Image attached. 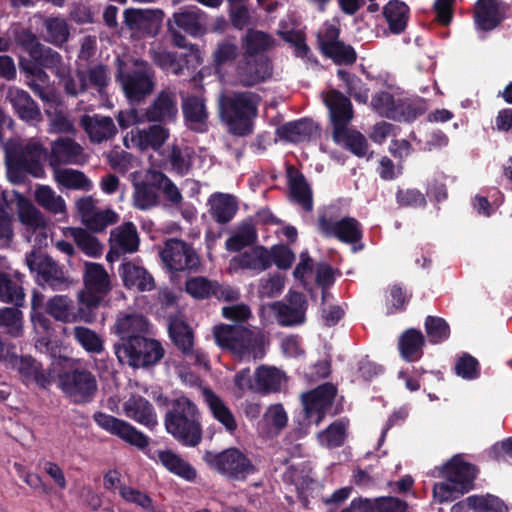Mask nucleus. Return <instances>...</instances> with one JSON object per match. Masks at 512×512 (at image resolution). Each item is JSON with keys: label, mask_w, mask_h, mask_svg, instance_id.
Wrapping results in <instances>:
<instances>
[{"label": "nucleus", "mask_w": 512, "mask_h": 512, "mask_svg": "<svg viewBox=\"0 0 512 512\" xmlns=\"http://www.w3.org/2000/svg\"><path fill=\"white\" fill-rule=\"evenodd\" d=\"M479 468L463 459V456L454 455L440 470V476L445 482L433 485V496L439 502L453 501L459 496L468 493L474 488V482Z\"/></svg>", "instance_id": "1"}, {"label": "nucleus", "mask_w": 512, "mask_h": 512, "mask_svg": "<svg viewBox=\"0 0 512 512\" xmlns=\"http://www.w3.org/2000/svg\"><path fill=\"white\" fill-rule=\"evenodd\" d=\"M10 206L14 205L23 237L36 248L47 247L51 241V224L46 215L23 194L8 191Z\"/></svg>", "instance_id": "2"}, {"label": "nucleus", "mask_w": 512, "mask_h": 512, "mask_svg": "<svg viewBox=\"0 0 512 512\" xmlns=\"http://www.w3.org/2000/svg\"><path fill=\"white\" fill-rule=\"evenodd\" d=\"M216 343L240 360L260 359L265 354L266 339L260 332L243 326L220 325L213 329Z\"/></svg>", "instance_id": "3"}, {"label": "nucleus", "mask_w": 512, "mask_h": 512, "mask_svg": "<svg viewBox=\"0 0 512 512\" xmlns=\"http://www.w3.org/2000/svg\"><path fill=\"white\" fill-rule=\"evenodd\" d=\"M7 176L13 183H21L27 174L40 178L44 169L40 162L43 148L37 142L22 145L17 140L9 139L3 144Z\"/></svg>", "instance_id": "4"}, {"label": "nucleus", "mask_w": 512, "mask_h": 512, "mask_svg": "<svg viewBox=\"0 0 512 512\" xmlns=\"http://www.w3.org/2000/svg\"><path fill=\"white\" fill-rule=\"evenodd\" d=\"M257 103V96L251 92L219 96L220 117L230 132L236 135H245L251 131V119L256 116Z\"/></svg>", "instance_id": "5"}, {"label": "nucleus", "mask_w": 512, "mask_h": 512, "mask_svg": "<svg viewBox=\"0 0 512 512\" xmlns=\"http://www.w3.org/2000/svg\"><path fill=\"white\" fill-rule=\"evenodd\" d=\"M167 431L185 445L196 446L202 438L196 406L187 398L174 400L165 417Z\"/></svg>", "instance_id": "6"}, {"label": "nucleus", "mask_w": 512, "mask_h": 512, "mask_svg": "<svg viewBox=\"0 0 512 512\" xmlns=\"http://www.w3.org/2000/svg\"><path fill=\"white\" fill-rule=\"evenodd\" d=\"M323 100L329 110L334 143L343 149L352 151V105L350 98L342 92L332 89L323 95Z\"/></svg>", "instance_id": "7"}, {"label": "nucleus", "mask_w": 512, "mask_h": 512, "mask_svg": "<svg viewBox=\"0 0 512 512\" xmlns=\"http://www.w3.org/2000/svg\"><path fill=\"white\" fill-rule=\"evenodd\" d=\"M123 65V60L118 57L116 59V79L121 83L128 100L140 103L155 88V72L149 63L143 60H136L134 62L135 68L129 72L123 71Z\"/></svg>", "instance_id": "8"}, {"label": "nucleus", "mask_w": 512, "mask_h": 512, "mask_svg": "<svg viewBox=\"0 0 512 512\" xmlns=\"http://www.w3.org/2000/svg\"><path fill=\"white\" fill-rule=\"evenodd\" d=\"M118 360L131 367H144L158 362L164 355V349L156 340L145 337H130L115 346Z\"/></svg>", "instance_id": "9"}, {"label": "nucleus", "mask_w": 512, "mask_h": 512, "mask_svg": "<svg viewBox=\"0 0 512 512\" xmlns=\"http://www.w3.org/2000/svg\"><path fill=\"white\" fill-rule=\"evenodd\" d=\"M58 387L74 403L89 402L97 392L96 376L86 368H75L58 374Z\"/></svg>", "instance_id": "10"}, {"label": "nucleus", "mask_w": 512, "mask_h": 512, "mask_svg": "<svg viewBox=\"0 0 512 512\" xmlns=\"http://www.w3.org/2000/svg\"><path fill=\"white\" fill-rule=\"evenodd\" d=\"M83 275L84 289L79 292L81 304L92 309L96 308L112 288L110 276L105 268L93 262H86Z\"/></svg>", "instance_id": "11"}, {"label": "nucleus", "mask_w": 512, "mask_h": 512, "mask_svg": "<svg viewBox=\"0 0 512 512\" xmlns=\"http://www.w3.org/2000/svg\"><path fill=\"white\" fill-rule=\"evenodd\" d=\"M203 458L212 469L232 479H244L254 470L251 461L237 448L218 453L207 451Z\"/></svg>", "instance_id": "12"}, {"label": "nucleus", "mask_w": 512, "mask_h": 512, "mask_svg": "<svg viewBox=\"0 0 512 512\" xmlns=\"http://www.w3.org/2000/svg\"><path fill=\"white\" fill-rule=\"evenodd\" d=\"M286 382V377L282 371L276 367L260 366L254 374V381L250 379L249 370H243L235 376V384L239 389H253L260 393L279 392Z\"/></svg>", "instance_id": "13"}, {"label": "nucleus", "mask_w": 512, "mask_h": 512, "mask_svg": "<svg viewBox=\"0 0 512 512\" xmlns=\"http://www.w3.org/2000/svg\"><path fill=\"white\" fill-rule=\"evenodd\" d=\"M98 200L91 195L81 196L74 207L81 222L91 231L101 232L118 221V215L110 208L98 207Z\"/></svg>", "instance_id": "14"}, {"label": "nucleus", "mask_w": 512, "mask_h": 512, "mask_svg": "<svg viewBox=\"0 0 512 512\" xmlns=\"http://www.w3.org/2000/svg\"><path fill=\"white\" fill-rule=\"evenodd\" d=\"M337 395L336 387L325 383L301 395L305 417L311 423L318 424L332 406Z\"/></svg>", "instance_id": "15"}, {"label": "nucleus", "mask_w": 512, "mask_h": 512, "mask_svg": "<svg viewBox=\"0 0 512 512\" xmlns=\"http://www.w3.org/2000/svg\"><path fill=\"white\" fill-rule=\"evenodd\" d=\"M511 6L503 0H477L474 6V24L477 30L490 32L508 18Z\"/></svg>", "instance_id": "16"}, {"label": "nucleus", "mask_w": 512, "mask_h": 512, "mask_svg": "<svg viewBox=\"0 0 512 512\" xmlns=\"http://www.w3.org/2000/svg\"><path fill=\"white\" fill-rule=\"evenodd\" d=\"M269 307L281 326H294L305 322L308 302L302 293L290 291L282 301L274 302Z\"/></svg>", "instance_id": "17"}, {"label": "nucleus", "mask_w": 512, "mask_h": 512, "mask_svg": "<svg viewBox=\"0 0 512 512\" xmlns=\"http://www.w3.org/2000/svg\"><path fill=\"white\" fill-rule=\"evenodd\" d=\"M160 255L162 261L170 270H191L199 265V258L193 248L182 240H168Z\"/></svg>", "instance_id": "18"}, {"label": "nucleus", "mask_w": 512, "mask_h": 512, "mask_svg": "<svg viewBox=\"0 0 512 512\" xmlns=\"http://www.w3.org/2000/svg\"><path fill=\"white\" fill-rule=\"evenodd\" d=\"M26 264L32 272H36L54 289L69 284V279L62 267L48 255L33 250L26 256Z\"/></svg>", "instance_id": "19"}, {"label": "nucleus", "mask_w": 512, "mask_h": 512, "mask_svg": "<svg viewBox=\"0 0 512 512\" xmlns=\"http://www.w3.org/2000/svg\"><path fill=\"white\" fill-rule=\"evenodd\" d=\"M163 13L151 9H127L124 22L133 35L137 37L155 36L161 27Z\"/></svg>", "instance_id": "20"}, {"label": "nucleus", "mask_w": 512, "mask_h": 512, "mask_svg": "<svg viewBox=\"0 0 512 512\" xmlns=\"http://www.w3.org/2000/svg\"><path fill=\"white\" fill-rule=\"evenodd\" d=\"M89 159L82 145L69 137H60L54 140L50 146V165L59 167L60 165H82Z\"/></svg>", "instance_id": "21"}, {"label": "nucleus", "mask_w": 512, "mask_h": 512, "mask_svg": "<svg viewBox=\"0 0 512 512\" xmlns=\"http://www.w3.org/2000/svg\"><path fill=\"white\" fill-rule=\"evenodd\" d=\"M36 63L42 68H47L54 73L66 94L72 97L77 96L79 87L75 85V79L71 74L70 63L66 62L59 52L47 47Z\"/></svg>", "instance_id": "22"}, {"label": "nucleus", "mask_w": 512, "mask_h": 512, "mask_svg": "<svg viewBox=\"0 0 512 512\" xmlns=\"http://www.w3.org/2000/svg\"><path fill=\"white\" fill-rule=\"evenodd\" d=\"M170 132L162 125L154 124L144 129L132 130L123 139L126 148L135 147L140 151H158L168 140Z\"/></svg>", "instance_id": "23"}, {"label": "nucleus", "mask_w": 512, "mask_h": 512, "mask_svg": "<svg viewBox=\"0 0 512 512\" xmlns=\"http://www.w3.org/2000/svg\"><path fill=\"white\" fill-rule=\"evenodd\" d=\"M94 419L100 427L139 449L148 445V438L123 420L104 413L95 414Z\"/></svg>", "instance_id": "24"}, {"label": "nucleus", "mask_w": 512, "mask_h": 512, "mask_svg": "<svg viewBox=\"0 0 512 512\" xmlns=\"http://www.w3.org/2000/svg\"><path fill=\"white\" fill-rule=\"evenodd\" d=\"M178 105L176 94L169 90H161L145 109L148 122L169 123L176 119Z\"/></svg>", "instance_id": "25"}, {"label": "nucleus", "mask_w": 512, "mask_h": 512, "mask_svg": "<svg viewBox=\"0 0 512 512\" xmlns=\"http://www.w3.org/2000/svg\"><path fill=\"white\" fill-rule=\"evenodd\" d=\"M138 247L139 235L135 225L132 222L124 223L110 233V251L107 254V260L111 262L114 256L134 253Z\"/></svg>", "instance_id": "26"}, {"label": "nucleus", "mask_w": 512, "mask_h": 512, "mask_svg": "<svg viewBox=\"0 0 512 512\" xmlns=\"http://www.w3.org/2000/svg\"><path fill=\"white\" fill-rule=\"evenodd\" d=\"M92 143L108 141L117 134V127L111 117L85 114L79 121Z\"/></svg>", "instance_id": "27"}, {"label": "nucleus", "mask_w": 512, "mask_h": 512, "mask_svg": "<svg viewBox=\"0 0 512 512\" xmlns=\"http://www.w3.org/2000/svg\"><path fill=\"white\" fill-rule=\"evenodd\" d=\"M133 194V206L139 210H149L159 203V195L155 188H157L147 177V172L144 177L140 172H133L130 174Z\"/></svg>", "instance_id": "28"}, {"label": "nucleus", "mask_w": 512, "mask_h": 512, "mask_svg": "<svg viewBox=\"0 0 512 512\" xmlns=\"http://www.w3.org/2000/svg\"><path fill=\"white\" fill-rule=\"evenodd\" d=\"M317 37L322 52L337 64L352 62V50L337 40L338 30L335 27H327L323 32H319Z\"/></svg>", "instance_id": "29"}, {"label": "nucleus", "mask_w": 512, "mask_h": 512, "mask_svg": "<svg viewBox=\"0 0 512 512\" xmlns=\"http://www.w3.org/2000/svg\"><path fill=\"white\" fill-rule=\"evenodd\" d=\"M425 344L426 338L419 329L408 328L400 334L397 348L405 362H416L423 357Z\"/></svg>", "instance_id": "30"}, {"label": "nucleus", "mask_w": 512, "mask_h": 512, "mask_svg": "<svg viewBox=\"0 0 512 512\" xmlns=\"http://www.w3.org/2000/svg\"><path fill=\"white\" fill-rule=\"evenodd\" d=\"M406 501L393 496L354 498V512H407Z\"/></svg>", "instance_id": "31"}, {"label": "nucleus", "mask_w": 512, "mask_h": 512, "mask_svg": "<svg viewBox=\"0 0 512 512\" xmlns=\"http://www.w3.org/2000/svg\"><path fill=\"white\" fill-rule=\"evenodd\" d=\"M75 85L79 87L77 96L84 93L89 86H93L102 94L110 82V73L107 66L103 64H95L90 66L86 71H77Z\"/></svg>", "instance_id": "32"}, {"label": "nucleus", "mask_w": 512, "mask_h": 512, "mask_svg": "<svg viewBox=\"0 0 512 512\" xmlns=\"http://www.w3.org/2000/svg\"><path fill=\"white\" fill-rule=\"evenodd\" d=\"M201 394L213 417L224 426L227 432L234 433L238 427L237 421L224 401L209 388H202Z\"/></svg>", "instance_id": "33"}, {"label": "nucleus", "mask_w": 512, "mask_h": 512, "mask_svg": "<svg viewBox=\"0 0 512 512\" xmlns=\"http://www.w3.org/2000/svg\"><path fill=\"white\" fill-rule=\"evenodd\" d=\"M277 133L283 140L298 143L319 135V127L310 119H301L281 126Z\"/></svg>", "instance_id": "34"}, {"label": "nucleus", "mask_w": 512, "mask_h": 512, "mask_svg": "<svg viewBox=\"0 0 512 512\" xmlns=\"http://www.w3.org/2000/svg\"><path fill=\"white\" fill-rule=\"evenodd\" d=\"M271 76V66L266 59L246 61L237 68V79L244 86H254Z\"/></svg>", "instance_id": "35"}, {"label": "nucleus", "mask_w": 512, "mask_h": 512, "mask_svg": "<svg viewBox=\"0 0 512 512\" xmlns=\"http://www.w3.org/2000/svg\"><path fill=\"white\" fill-rule=\"evenodd\" d=\"M209 214L218 223H228L238 210V201L226 193L212 194L208 199Z\"/></svg>", "instance_id": "36"}, {"label": "nucleus", "mask_w": 512, "mask_h": 512, "mask_svg": "<svg viewBox=\"0 0 512 512\" xmlns=\"http://www.w3.org/2000/svg\"><path fill=\"white\" fill-rule=\"evenodd\" d=\"M125 287L138 291H150L154 288V279L147 270L133 262L123 263L120 268Z\"/></svg>", "instance_id": "37"}, {"label": "nucleus", "mask_w": 512, "mask_h": 512, "mask_svg": "<svg viewBox=\"0 0 512 512\" xmlns=\"http://www.w3.org/2000/svg\"><path fill=\"white\" fill-rule=\"evenodd\" d=\"M271 253L262 246H256L231 260V267L264 271L271 267Z\"/></svg>", "instance_id": "38"}, {"label": "nucleus", "mask_w": 512, "mask_h": 512, "mask_svg": "<svg viewBox=\"0 0 512 512\" xmlns=\"http://www.w3.org/2000/svg\"><path fill=\"white\" fill-rule=\"evenodd\" d=\"M6 99L12 104L19 117L23 120H37L41 115L38 105L31 96L22 89L9 87L6 93Z\"/></svg>", "instance_id": "39"}, {"label": "nucleus", "mask_w": 512, "mask_h": 512, "mask_svg": "<svg viewBox=\"0 0 512 512\" xmlns=\"http://www.w3.org/2000/svg\"><path fill=\"white\" fill-rule=\"evenodd\" d=\"M409 13L408 5L400 0H390L383 7V16L391 33L400 34L406 29Z\"/></svg>", "instance_id": "40"}, {"label": "nucleus", "mask_w": 512, "mask_h": 512, "mask_svg": "<svg viewBox=\"0 0 512 512\" xmlns=\"http://www.w3.org/2000/svg\"><path fill=\"white\" fill-rule=\"evenodd\" d=\"M123 410L127 417L152 428L157 420L153 412V407L144 398L140 396L130 397L123 405Z\"/></svg>", "instance_id": "41"}, {"label": "nucleus", "mask_w": 512, "mask_h": 512, "mask_svg": "<svg viewBox=\"0 0 512 512\" xmlns=\"http://www.w3.org/2000/svg\"><path fill=\"white\" fill-rule=\"evenodd\" d=\"M34 199L41 208L50 214L67 216L66 201L50 186L38 185L34 191Z\"/></svg>", "instance_id": "42"}, {"label": "nucleus", "mask_w": 512, "mask_h": 512, "mask_svg": "<svg viewBox=\"0 0 512 512\" xmlns=\"http://www.w3.org/2000/svg\"><path fill=\"white\" fill-rule=\"evenodd\" d=\"M287 176L290 193L293 199L297 203H299L305 210H312V192L304 176L294 167H288Z\"/></svg>", "instance_id": "43"}, {"label": "nucleus", "mask_w": 512, "mask_h": 512, "mask_svg": "<svg viewBox=\"0 0 512 512\" xmlns=\"http://www.w3.org/2000/svg\"><path fill=\"white\" fill-rule=\"evenodd\" d=\"M359 75L354 74V100L366 104L369 93L378 84L377 70L372 66L366 67L363 63L358 65Z\"/></svg>", "instance_id": "44"}, {"label": "nucleus", "mask_w": 512, "mask_h": 512, "mask_svg": "<svg viewBox=\"0 0 512 512\" xmlns=\"http://www.w3.org/2000/svg\"><path fill=\"white\" fill-rule=\"evenodd\" d=\"M70 37V27L61 17H46L43 19L42 38L45 42L61 48Z\"/></svg>", "instance_id": "45"}, {"label": "nucleus", "mask_w": 512, "mask_h": 512, "mask_svg": "<svg viewBox=\"0 0 512 512\" xmlns=\"http://www.w3.org/2000/svg\"><path fill=\"white\" fill-rule=\"evenodd\" d=\"M183 113L188 126L202 132L207 127L208 113L204 100L199 97H188L183 102Z\"/></svg>", "instance_id": "46"}, {"label": "nucleus", "mask_w": 512, "mask_h": 512, "mask_svg": "<svg viewBox=\"0 0 512 512\" xmlns=\"http://www.w3.org/2000/svg\"><path fill=\"white\" fill-rule=\"evenodd\" d=\"M319 230L328 237H335L341 242H352V218L344 217L333 220L322 215L318 219Z\"/></svg>", "instance_id": "47"}, {"label": "nucleus", "mask_w": 512, "mask_h": 512, "mask_svg": "<svg viewBox=\"0 0 512 512\" xmlns=\"http://www.w3.org/2000/svg\"><path fill=\"white\" fill-rule=\"evenodd\" d=\"M156 457L167 470L187 481H192L197 476L196 470L172 450H159Z\"/></svg>", "instance_id": "48"}, {"label": "nucleus", "mask_w": 512, "mask_h": 512, "mask_svg": "<svg viewBox=\"0 0 512 512\" xmlns=\"http://www.w3.org/2000/svg\"><path fill=\"white\" fill-rule=\"evenodd\" d=\"M66 237H72L78 248L89 257L97 258L103 253L99 240L83 228L67 227L63 230Z\"/></svg>", "instance_id": "49"}, {"label": "nucleus", "mask_w": 512, "mask_h": 512, "mask_svg": "<svg viewBox=\"0 0 512 512\" xmlns=\"http://www.w3.org/2000/svg\"><path fill=\"white\" fill-rule=\"evenodd\" d=\"M45 311L56 321L72 323L78 320L73 311V300L66 295H55L45 304Z\"/></svg>", "instance_id": "50"}, {"label": "nucleus", "mask_w": 512, "mask_h": 512, "mask_svg": "<svg viewBox=\"0 0 512 512\" xmlns=\"http://www.w3.org/2000/svg\"><path fill=\"white\" fill-rule=\"evenodd\" d=\"M115 332L122 342L130 337H141L147 331V322L139 314H121L114 325Z\"/></svg>", "instance_id": "51"}, {"label": "nucleus", "mask_w": 512, "mask_h": 512, "mask_svg": "<svg viewBox=\"0 0 512 512\" xmlns=\"http://www.w3.org/2000/svg\"><path fill=\"white\" fill-rule=\"evenodd\" d=\"M53 175L55 181L67 189L90 191L93 187L92 181L79 170L55 167Z\"/></svg>", "instance_id": "52"}, {"label": "nucleus", "mask_w": 512, "mask_h": 512, "mask_svg": "<svg viewBox=\"0 0 512 512\" xmlns=\"http://www.w3.org/2000/svg\"><path fill=\"white\" fill-rule=\"evenodd\" d=\"M396 108L394 109L398 117L394 121L413 122L426 110V103L420 97H397Z\"/></svg>", "instance_id": "53"}, {"label": "nucleus", "mask_w": 512, "mask_h": 512, "mask_svg": "<svg viewBox=\"0 0 512 512\" xmlns=\"http://www.w3.org/2000/svg\"><path fill=\"white\" fill-rule=\"evenodd\" d=\"M168 22H172L175 27L184 30L192 36H201L205 33L203 14L196 11L174 13Z\"/></svg>", "instance_id": "54"}, {"label": "nucleus", "mask_w": 512, "mask_h": 512, "mask_svg": "<svg viewBox=\"0 0 512 512\" xmlns=\"http://www.w3.org/2000/svg\"><path fill=\"white\" fill-rule=\"evenodd\" d=\"M148 179L160 189L165 198L174 206L179 207L182 204L183 197L179 188L164 173L158 170H147Z\"/></svg>", "instance_id": "55"}, {"label": "nucleus", "mask_w": 512, "mask_h": 512, "mask_svg": "<svg viewBox=\"0 0 512 512\" xmlns=\"http://www.w3.org/2000/svg\"><path fill=\"white\" fill-rule=\"evenodd\" d=\"M169 334L178 349L183 353L191 352L194 342L193 332L182 318L175 317L171 320Z\"/></svg>", "instance_id": "56"}, {"label": "nucleus", "mask_w": 512, "mask_h": 512, "mask_svg": "<svg viewBox=\"0 0 512 512\" xmlns=\"http://www.w3.org/2000/svg\"><path fill=\"white\" fill-rule=\"evenodd\" d=\"M8 191L0 193V248H7L14 239L12 216L8 209L11 207Z\"/></svg>", "instance_id": "57"}, {"label": "nucleus", "mask_w": 512, "mask_h": 512, "mask_svg": "<svg viewBox=\"0 0 512 512\" xmlns=\"http://www.w3.org/2000/svg\"><path fill=\"white\" fill-rule=\"evenodd\" d=\"M424 328L428 341L433 345L443 343L450 337V326L442 317L427 316L425 318Z\"/></svg>", "instance_id": "58"}, {"label": "nucleus", "mask_w": 512, "mask_h": 512, "mask_svg": "<svg viewBox=\"0 0 512 512\" xmlns=\"http://www.w3.org/2000/svg\"><path fill=\"white\" fill-rule=\"evenodd\" d=\"M152 61L164 70L171 71L175 75L183 74L184 65L177 59L176 54L166 48L155 45L149 51Z\"/></svg>", "instance_id": "59"}, {"label": "nucleus", "mask_w": 512, "mask_h": 512, "mask_svg": "<svg viewBox=\"0 0 512 512\" xmlns=\"http://www.w3.org/2000/svg\"><path fill=\"white\" fill-rule=\"evenodd\" d=\"M243 46L247 54L254 55L271 49L274 46V40L263 31L251 29L243 38Z\"/></svg>", "instance_id": "60"}, {"label": "nucleus", "mask_w": 512, "mask_h": 512, "mask_svg": "<svg viewBox=\"0 0 512 512\" xmlns=\"http://www.w3.org/2000/svg\"><path fill=\"white\" fill-rule=\"evenodd\" d=\"M75 340L89 353L99 354L104 350L103 340L93 330L75 326L72 330Z\"/></svg>", "instance_id": "61"}, {"label": "nucleus", "mask_w": 512, "mask_h": 512, "mask_svg": "<svg viewBox=\"0 0 512 512\" xmlns=\"http://www.w3.org/2000/svg\"><path fill=\"white\" fill-rule=\"evenodd\" d=\"M12 368L27 380H33L41 386L48 383L46 375L41 370V365L31 357H20Z\"/></svg>", "instance_id": "62"}, {"label": "nucleus", "mask_w": 512, "mask_h": 512, "mask_svg": "<svg viewBox=\"0 0 512 512\" xmlns=\"http://www.w3.org/2000/svg\"><path fill=\"white\" fill-rule=\"evenodd\" d=\"M168 161L171 169L179 174H187L192 167V152L188 148H180L177 145L169 147Z\"/></svg>", "instance_id": "63"}, {"label": "nucleus", "mask_w": 512, "mask_h": 512, "mask_svg": "<svg viewBox=\"0 0 512 512\" xmlns=\"http://www.w3.org/2000/svg\"><path fill=\"white\" fill-rule=\"evenodd\" d=\"M396 102L397 97H395L393 94L386 91H381L372 97L370 106L381 117L394 120V118L398 117L394 110L396 108Z\"/></svg>", "instance_id": "64"}]
</instances>
